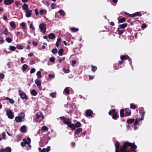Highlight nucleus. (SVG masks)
<instances>
[{"mask_svg":"<svg viewBox=\"0 0 152 152\" xmlns=\"http://www.w3.org/2000/svg\"><path fill=\"white\" fill-rule=\"evenodd\" d=\"M15 4L17 7H18V5H21L22 3L20 1H16L15 2Z\"/></svg>","mask_w":152,"mask_h":152,"instance_id":"43","label":"nucleus"},{"mask_svg":"<svg viewBox=\"0 0 152 152\" xmlns=\"http://www.w3.org/2000/svg\"><path fill=\"white\" fill-rule=\"evenodd\" d=\"M20 116L19 117H20L21 118H22L23 117H24V118H25V115L24 113H20Z\"/></svg>","mask_w":152,"mask_h":152,"instance_id":"59","label":"nucleus"},{"mask_svg":"<svg viewBox=\"0 0 152 152\" xmlns=\"http://www.w3.org/2000/svg\"><path fill=\"white\" fill-rule=\"evenodd\" d=\"M57 51L58 50L57 49L54 48L52 50V52L53 53H56L57 52Z\"/></svg>","mask_w":152,"mask_h":152,"instance_id":"48","label":"nucleus"},{"mask_svg":"<svg viewBox=\"0 0 152 152\" xmlns=\"http://www.w3.org/2000/svg\"><path fill=\"white\" fill-rule=\"evenodd\" d=\"M5 99L6 100H8L9 101V102L11 104H13L15 102L14 101L11 99L9 98L8 97H6L5 98Z\"/></svg>","mask_w":152,"mask_h":152,"instance_id":"26","label":"nucleus"},{"mask_svg":"<svg viewBox=\"0 0 152 152\" xmlns=\"http://www.w3.org/2000/svg\"><path fill=\"white\" fill-rule=\"evenodd\" d=\"M50 134V132H48L46 135V136H47V138L48 140H50L51 137H53L51 135H50V136L49 135V134Z\"/></svg>","mask_w":152,"mask_h":152,"instance_id":"37","label":"nucleus"},{"mask_svg":"<svg viewBox=\"0 0 152 152\" xmlns=\"http://www.w3.org/2000/svg\"><path fill=\"white\" fill-rule=\"evenodd\" d=\"M138 120L137 119H136L135 120V122L134 124V125L135 126L138 124Z\"/></svg>","mask_w":152,"mask_h":152,"instance_id":"57","label":"nucleus"},{"mask_svg":"<svg viewBox=\"0 0 152 152\" xmlns=\"http://www.w3.org/2000/svg\"><path fill=\"white\" fill-rule=\"evenodd\" d=\"M48 129V127L46 126H43L42 128V131H47Z\"/></svg>","mask_w":152,"mask_h":152,"instance_id":"41","label":"nucleus"},{"mask_svg":"<svg viewBox=\"0 0 152 152\" xmlns=\"http://www.w3.org/2000/svg\"><path fill=\"white\" fill-rule=\"evenodd\" d=\"M144 118V117H142V116H141V118H139L138 120V121H141L142 120H143Z\"/></svg>","mask_w":152,"mask_h":152,"instance_id":"64","label":"nucleus"},{"mask_svg":"<svg viewBox=\"0 0 152 152\" xmlns=\"http://www.w3.org/2000/svg\"><path fill=\"white\" fill-rule=\"evenodd\" d=\"M37 77L38 78H41V72L40 71H38L37 72Z\"/></svg>","mask_w":152,"mask_h":152,"instance_id":"40","label":"nucleus"},{"mask_svg":"<svg viewBox=\"0 0 152 152\" xmlns=\"http://www.w3.org/2000/svg\"><path fill=\"white\" fill-rule=\"evenodd\" d=\"M64 91L65 94L67 95H68L69 94V90L67 87L65 88L64 90Z\"/></svg>","mask_w":152,"mask_h":152,"instance_id":"35","label":"nucleus"},{"mask_svg":"<svg viewBox=\"0 0 152 152\" xmlns=\"http://www.w3.org/2000/svg\"><path fill=\"white\" fill-rule=\"evenodd\" d=\"M23 117H23L22 118H21L19 116H17L15 118V120L18 123L20 122H22V120L24 119Z\"/></svg>","mask_w":152,"mask_h":152,"instance_id":"14","label":"nucleus"},{"mask_svg":"<svg viewBox=\"0 0 152 152\" xmlns=\"http://www.w3.org/2000/svg\"><path fill=\"white\" fill-rule=\"evenodd\" d=\"M48 37L50 39H52L55 37V36L53 33H51L48 35Z\"/></svg>","mask_w":152,"mask_h":152,"instance_id":"20","label":"nucleus"},{"mask_svg":"<svg viewBox=\"0 0 152 152\" xmlns=\"http://www.w3.org/2000/svg\"><path fill=\"white\" fill-rule=\"evenodd\" d=\"M125 115L126 116H129L131 114V110L129 108L125 109Z\"/></svg>","mask_w":152,"mask_h":152,"instance_id":"13","label":"nucleus"},{"mask_svg":"<svg viewBox=\"0 0 152 152\" xmlns=\"http://www.w3.org/2000/svg\"><path fill=\"white\" fill-rule=\"evenodd\" d=\"M58 12L60 15L62 16H64L65 15V13L63 10H59Z\"/></svg>","mask_w":152,"mask_h":152,"instance_id":"36","label":"nucleus"},{"mask_svg":"<svg viewBox=\"0 0 152 152\" xmlns=\"http://www.w3.org/2000/svg\"><path fill=\"white\" fill-rule=\"evenodd\" d=\"M124 109H121L120 111V115L121 117H123L124 116Z\"/></svg>","mask_w":152,"mask_h":152,"instance_id":"25","label":"nucleus"},{"mask_svg":"<svg viewBox=\"0 0 152 152\" xmlns=\"http://www.w3.org/2000/svg\"><path fill=\"white\" fill-rule=\"evenodd\" d=\"M5 150V151L6 152H11V149L10 147H6L4 149H2L1 150Z\"/></svg>","mask_w":152,"mask_h":152,"instance_id":"22","label":"nucleus"},{"mask_svg":"<svg viewBox=\"0 0 152 152\" xmlns=\"http://www.w3.org/2000/svg\"><path fill=\"white\" fill-rule=\"evenodd\" d=\"M36 115L37 117L36 118L37 119H39V118L40 117H42V118H44V115L42 113H40L39 115L38 114H37Z\"/></svg>","mask_w":152,"mask_h":152,"instance_id":"29","label":"nucleus"},{"mask_svg":"<svg viewBox=\"0 0 152 152\" xmlns=\"http://www.w3.org/2000/svg\"><path fill=\"white\" fill-rule=\"evenodd\" d=\"M126 20V19L125 18L123 17L121 19H120L118 20V23H122L125 22Z\"/></svg>","mask_w":152,"mask_h":152,"instance_id":"31","label":"nucleus"},{"mask_svg":"<svg viewBox=\"0 0 152 152\" xmlns=\"http://www.w3.org/2000/svg\"><path fill=\"white\" fill-rule=\"evenodd\" d=\"M123 32L124 31L123 30H120L118 32V34L119 35H121L123 34Z\"/></svg>","mask_w":152,"mask_h":152,"instance_id":"60","label":"nucleus"},{"mask_svg":"<svg viewBox=\"0 0 152 152\" xmlns=\"http://www.w3.org/2000/svg\"><path fill=\"white\" fill-rule=\"evenodd\" d=\"M135 121V119L134 118H131L128 119L127 121V123L128 124H132Z\"/></svg>","mask_w":152,"mask_h":152,"instance_id":"23","label":"nucleus"},{"mask_svg":"<svg viewBox=\"0 0 152 152\" xmlns=\"http://www.w3.org/2000/svg\"><path fill=\"white\" fill-rule=\"evenodd\" d=\"M32 44L34 46H36L37 45L38 43L37 42L33 41L32 42Z\"/></svg>","mask_w":152,"mask_h":152,"instance_id":"54","label":"nucleus"},{"mask_svg":"<svg viewBox=\"0 0 152 152\" xmlns=\"http://www.w3.org/2000/svg\"><path fill=\"white\" fill-rule=\"evenodd\" d=\"M3 33L5 35H7L8 33V30L7 28H6L5 30L4 31Z\"/></svg>","mask_w":152,"mask_h":152,"instance_id":"53","label":"nucleus"},{"mask_svg":"<svg viewBox=\"0 0 152 152\" xmlns=\"http://www.w3.org/2000/svg\"><path fill=\"white\" fill-rule=\"evenodd\" d=\"M61 38H59L57 39V41L56 44V45L57 47H58L59 45L61 44Z\"/></svg>","mask_w":152,"mask_h":152,"instance_id":"17","label":"nucleus"},{"mask_svg":"<svg viewBox=\"0 0 152 152\" xmlns=\"http://www.w3.org/2000/svg\"><path fill=\"white\" fill-rule=\"evenodd\" d=\"M39 13L41 15H43L44 13H45V14L47 13V10H41L39 11Z\"/></svg>","mask_w":152,"mask_h":152,"instance_id":"27","label":"nucleus"},{"mask_svg":"<svg viewBox=\"0 0 152 152\" xmlns=\"http://www.w3.org/2000/svg\"><path fill=\"white\" fill-rule=\"evenodd\" d=\"M50 61L52 63L54 62L55 61L54 58L53 57H50Z\"/></svg>","mask_w":152,"mask_h":152,"instance_id":"50","label":"nucleus"},{"mask_svg":"<svg viewBox=\"0 0 152 152\" xmlns=\"http://www.w3.org/2000/svg\"><path fill=\"white\" fill-rule=\"evenodd\" d=\"M64 52V50L63 48L60 49L58 50V54L60 56H61L62 55L63 53Z\"/></svg>","mask_w":152,"mask_h":152,"instance_id":"30","label":"nucleus"},{"mask_svg":"<svg viewBox=\"0 0 152 152\" xmlns=\"http://www.w3.org/2000/svg\"><path fill=\"white\" fill-rule=\"evenodd\" d=\"M146 24L145 23H143L141 27L142 28H145L146 27Z\"/></svg>","mask_w":152,"mask_h":152,"instance_id":"63","label":"nucleus"},{"mask_svg":"<svg viewBox=\"0 0 152 152\" xmlns=\"http://www.w3.org/2000/svg\"><path fill=\"white\" fill-rule=\"evenodd\" d=\"M32 10H31L28 11L27 12H26V13L25 14L26 17L28 18L31 17L32 15Z\"/></svg>","mask_w":152,"mask_h":152,"instance_id":"19","label":"nucleus"},{"mask_svg":"<svg viewBox=\"0 0 152 152\" xmlns=\"http://www.w3.org/2000/svg\"><path fill=\"white\" fill-rule=\"evenodd\" d=\"M14 2V0H4V3L6 5H10Z\"/></svg>","mask_w":152,"mask_h":152,"instance_id":"10","label":"nucleus"},{"mask_svg":"<svg viewBox=\"0 0 152 152\" xmlns=\"http://www.w3.org/2000/svg\"><path fill=\"white\" fill-rule=\"evenodd\" d=\"M120 145L118 141L115 144V152H131L130 150L127 149L128 147H130L132 149L133 151H136L137 147L134 142L133 143H131L128 141L125 142L123 145L122 148H120V151H119V148Z\"/></svg>","mask_w":152,"mask_h":152,"instance_id":"1","label":"nucleus"},{"mask_svg":"<svg viewBox=\"0 0 152 152\" xmlns=\"http://www.w3.org/2000/svg\"><path fill=\"white\" fill-rule=\"evenodd\" d=\"M16 48L18 49L21 50L23 49L24 47L22 45H18L16 46Z\"/></svg>","mask_w":152,"mask_h":152,"instance_id":"39","label":"nucleus"},{"mask_svg":"<svg viewBox=\"0 0 152 152\" xmlns=\"http://www.w3.org/2000/svg\"><path fill=\"white\" fill-rule=\"evenodd\" d=\"M129 15L132 18H134L137 16H141L142 14L140 12H138L132 14H129Z\"/></svg>","mask_w":152,"mask_h":152,"instance_id":"9","label":"nucleus"},{"mask_svg":"<svg viewBox=\"0 0 152 152\" xmlns=\"http://www.w3.org/2000/svg\"><path fill=\"white\" fill-rule=\"evenodd\" d=\"M20 144L22 146L24 147L26 145V144L28 145L29 143H28V142H21Z\"/></svg>","mask_w":152,"mask_h":152,"instance_id":"44","label":"nucleus"},{"mask_svg":"<svg viewBox=\"0 0 152 152\" xmlns=\"http://www.w3.org/2000/svg\"><path fill=\"white\" fill-rule=\"evenodd\" d=\"M91 70L93 72H95L97 69V67L93 65H91Z\"/></svg>","mask_w":152,"mask_h":152,"instance_id":"28","label":"nucleus"},{"mask_svg":"<svg viewBox=\"0 0 152 152\" xmlns=\"http://www.w3.org/2000/svg\"><path fill=\"white\" fill-rule=\"evenodd\" d=\"M127 26V23H124L123 24H121L119 25V27L121 28L124 29L126 28Z\"/></svg>","mask_w":152,"mask_h":152,"instance_id":"21","label":"nucleus"},{"mask_svg":"<svg viewBox=\"0 0 152 152\" xmlns=\"http://www.w3.org/2000/svg\"><path fill=\"white\" fill-rule=\"evenodd\" d=\"M39 28L40 29V31L43 34H44L46 30V25L45 23H42L39 25Z\"/></svg>","mask_w":152,"mask_h":152,"instance_id":"4","label":"nucleus"},{"mask_svg":"<svg viewBox=\"0 0 152 152\" xmlns=\"http://www.w3.org/2000/svg\"><path fill=\"white\" fill-rule=\"evenodd\" d=\"M35 69L34 68H33L31 69L30 72L31 74H32L35 72Z\"/></svg>","mask_w":152,"mask_h":152,"instance_id":"58","label":"nucleus"},{"mask_svg":"<svg viewBox=\"0 0 152 152\" xmlns=\"http://www.w3.org/2000/svg\"><path fill=\"white\" fill-rule=\"evenodd\" d=\"M108 114L112 116V118L115 120L119 118L118 113L115 109L110 110L108 112Z\"/></svg>","mask_w":152,"mask_h":152,"instance_id":"3","label":"nucleus"},{"mask_svg":"<svg viewBox=\"0 0 152 152\" xmlns=\"http://www.w3.org/2000/svg\"><path fill=\"white\" fill-rule=\"evenodd\" d=\"M130 108L131 109H135L137 108L136 106L133 103H131L130 104Z\"/></svg>","mask_w":152,"mask_h":152,"instance_id":"33","label":"nucleus"},{"mask_svg":"<svg viewBox=\"0 0 152 152\" xmlns=\"http://www.w3.org/2000/svg\"><path fill=\"white\" fill-rule=\"evenodd\" d=\"M28 66L26 64H25L23 66L22 68L23 71H26L27 69Z\"/></svg>","mask_w":152,"mask_h":152,"instance_id":"38","label":"nucleus"},{"mask_svg":"<svg viewBox=\"0 0 152 152\" xmlns=\"http://www.w3.org/2000/svg\"><path fill=\"white\" fill-rule=\"evenodd\" d=\"M63 70L64 71V73H67L69 72L70 70L68 69H66L64 68H63Z\"/></svg>","mask_w":152,"mask_h":152,"instance_id":"42","label":"nucleus"},{"mask_svg":"<svg viewBox=\"0 0 152 152\" xmlns=\"http://www.w3.org/2000/svg\"><path fill=\"white\" fill-rule=\"evenodd\" d=\"M93 111L90 109L87 110L86 111V114L87 116H92L93 114Z\"/></svg>","mask_w":152,"mask_h":152,"instance_id":"11","label":"nucleus"},{"mask_svg":"<svg viewBox=\"0 0 152 152\" xmlns=\"http://www.w3.org/2000/svg\"><path fill=\"white\" fill-rule=\"evenodd\" d=\"M10 49L11 50L14 51L16 49V48L14 46H10Z\"/></svg>","mask_w":152,"mask_h":152,"instance_id":"49","label":"nucleus"},{"mask_svg":"<svg viewBox=\"0 0 152 152\" xmlns=\"http://www.w3.org/2000/svg\"><path fill=\"white\" fill-rule=\"evenodd\" d=\"M76 63V61L75 60H73L72 61V65L73 66H74L75 65Z\"/></svg>","mask_w":152,"mask_h":152,"instance_id":"55","label":"nucleus"},{"mask_svg":"<svg viewBox=\"0 0 152 152\" xmlns=\"http://www.w3.org/2000/svg\"><path fill=\"white\" fill-rule=\"evenodd\" d=\"M30 28H31L32 30H34L35 29V27L34 26L33 24L31 23L30 25Z\"/></svg>","mask_w":152,"mask_h":152,"instance_id":"56","label":"nucleus"},{"mask_svg":"<svg viewBox=\"0 0 152 152\" xmlns=\"http://www.w3.org/2000/svg\"><path fill=\"white\" fill-rule=\"evenodd\" d=\"M86 132L87 131L86 130H85L81 134L80 136V137H84L86 135Z\"/></svg>","mask_w":152,"mask_h":152,"instance_id":"45","label":"nucleus"},{"mask_svg":"<svg viewBox=\"0 0 152 152\" xmlns=\"http://www.w3.org/2000/svg\"><path fill=\"white\" fill-rule=\"evenodd\" d=\"M6 41L8 43H11L12 41V39L10 38L7 37L6 39Z\"/></svg>","mask_w":152,"mask_h":152,"instance_id":"47","label":"nucleus"},{"mask_svg":"<svg viewBox=\"0 0 152 152\" xmlns=\"http://www.w3.org/2000/svg\"><path fill=\"white\" fill-rule=\"evenodd\" d=\"M4 77V75L2 73H0V78L1 79H3Z\"/></svg>","mask_w":152,"mask_h":152,"instance_id":"61","label":"nucleus"},{"mask_svg":"<svg viewBox=\"0 0 152 152\" xmlns=\"http://www.w3.org/2000/svg\"><path fill=\"white\" fill-rule=\"evenodd\" d=\"M18 92L19 93V95L21 99H28V97L26 94L22 91L21 90H19L18 91Z\"/></svg>","mask_w":152,"mask_h":152,"instance_id":"6","label":"nucleus"},{"mask_svg":"<svg viewBox=\"0 0 152 152\" xmlns=\"http://www.w3.org/2000/svg\"><path fill=\"white\" fill-rule=\"evenodd\" d=\"M59 118L62 121L64 124L67 125L68 127L71 128L72 131L75 130L76 127L79 128L81 126V124L79 121H77L75 124L71 123V122L69 118L66 119L64 116L60 117H59Z\"/></svg>","mask_w":152,"mask_h":152,"instance_id":"2","label":"nucleus"},{"mask_svg":"<svg viewBox=\"0 0 152 152\" xmlns=\"http://www.w3.org/2000/svg\"><path fill=\"white\" fill-rule=\"evenodd\" d=\"M34 11L35 12V14L36 15H39L38 9L37 8L36 9L34 10Z\"/></svg>","mask_w":152,"mask_h":152,"instance_id":"51","label":"nucleus"},{"mask_svg":"<svg viewBox=\"0 0 152 152\" xmlns=\"http://www.w3.org/2000/svg\"><path fill=\"white\" fill-rule=\"evenodd\" d=\"M7 115L8 118L10 119H13L14 117V115L12 110H8L6 111Z\"/></svg>","mask_w":152,"mask_h":152,"instance_id":"5","label":"nucleus"},{"mask_svg":"<svg viewBox=\"0 0 152 152\" xmlns=\"http://www.w3.org/2000/svg\"><path fill=\"white\" fill-rule=\"evenodd\" d=\"M10 26L12 28H14L16 27L15 23L14 21H12L10 22Z\"/></svg>","mask_w":152,"mask_h":152,"instance_id":"18","label":"nucleus"},{"mask_svg":"<svg viewBox=\"0 0 152 152\" xmlns=\"http://www.w3.org/2000/svg\"><path fill=\"white\" fill-rule=\"evenodd\" d=\"M31 94L32 95L36 96L37 94V93L35 90H32L31 92Z\"/></svg>","mask_w":152,"mask_h":152,"instance_id":"32","label":"nucleus"},{"mask_svg":"<svg viewBox=\"0 0 152 152\" xmlns=\"http://www.w3.org/2000/svg\"><path fill=\"white\" fill-rule=\"evenodd\" d=\"M82 129L80 128H78L77 129L75 130V134H78L81 132H82Z\"/></svg>","mask_w":152,"mask_h":152,"instance_id":"16","label":"nucleus"},{"mask_svg":"<svg viewBox=\"0 0 152 152\" xmlns=\"http://www.w3.org/2000/svg\"><path fill=\"white\" fill-rule=\"evenodd\" d=\"M55 77V76L54 75L52 74H49V78H53Z\"/></svg>","mask_w":152,"mask_h":152,"instance_id":"62","label":"nucleus"},{"mask_svg":"<svg viewBox=\"0 0 152 152\" xmlns=\"http://www.w3.org/2000/svg\"><path fill=\"white\" fill-rule=\"evenodd\" d=\"M22 7L26 12H27L28 11L30 10H29L28 5L25 3H24L23 5L22 6Z\"/></svg>","mask_w":152,"mask_h":152,"instance_id":"12","label":"nucleus"},{"mask_svg":"<svg viewBox=\"0 0 152 152\" xmlns=\"http://www.w3.org/2000/svg\"><path fill=\"white\" fill-rule=\"evenodd\" d=\"M129 56L127 55H122L120 57L121 60H127Z\"/></svg>","mask_w":152,"mask_h":152,"instance_id":"24","label":"nucleus"},{"mask_svg":"<svg viewBox=\"0 0 152 152\" xmlns=\"http://www.w3.org/2000/svg\"><path fill=\"white\" fill-rule=\"evenodd\" d=\"M65 57H63L62 58H59L58 59V62L59 63L61 62L62 61L64 60L65 59Z\"/></svg>","mask_w":152,"mask_h":152,"instance_id":"52","label":"nucleus"},{"mask_svg":"<svg viewBox=\"0 0 152 152\" xmlns=\"http://www.w3.org/2000/svg\"><path fill=\"white\" fill-rule=\"evenodd\" d=\"M70 29L71 31L73 32H77L79 30L78 28L75 27H72Z\"/></svg>","mask_w":152,"mask_h":152,"instance_id":"34","label":"nucleus"},{"mask_svg":"<svg viewBox=\"0 0 152 152\" xmlns=\"http://www.w3.org/2000/svg\"><path fill=\"white\" fill-rule=\"evenodd\" d=\"M35 82L39 89L41 90L42 89V87L41 86V80L38 79H36L35 80Z\"/></svg>","mask_w":152,"mask_h":152,"instance_id":"7","label":"nucleus"},{"mask_svg":"<svg viewBox=\"0 0 152 152\" xmlns=\"http://www.w3.org/2000/svg\"><path fill=\"white\" fill-rule=\"evenodd\" d=\"M56 95V93H54V92H52L50 94V96L52 97V98H54L55 97Z\"/></svg>","mask_w":152,"mask_h":152,"instance_id":"46","label":"nucleus"},{"mask_svg":"<svg viewBox=\"0 0 152 152\" xmlns=\"http://www.w3.org/2000/svg\"><path fill=\"white\" fill-rule=\"evenodd\" d=\"M20 131L22 133H24L26 132V126H22L20 128Z\"/></svg>","mask_w":152,"mask_h":152,"instance_id":"15","label":"nucleus"},{"mask_svg":"<svg viewBox=\"0 0 152 152\" xmlns=\"http://www.w3.org/2000/svg\"><path fill=\"white\" fill-rule=\"evenodd\" d=\"M138 110L139 111V114L142 116V117H144L145 112L144 110V108L142 107H140L138 109Z\"/></svg>","mask_w":152,"mask_h":152,"instance_id":"8","label":"nucleus"}]
</instances>
